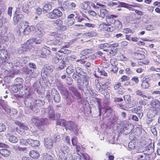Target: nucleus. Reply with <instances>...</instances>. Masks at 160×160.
Listing matches in <instances>:
<instances>
[{
    "label": "nucleus",
    "mask_w": 160,
    "mask_h": 160,
    "mask_svg": "<svg viewBox=\"0 0 160 160\" xmlns=\"http://www.w3.org/2000/svg\"><path fill=\"white\" fill-rule=\"evenodd\" d=\"M25 105L29 108L35 113H37L39 112V109L37 107H41L43 105V102L39 100H36L33 98L28 97L26 98L24 101Z\"/></svg>",
    "instance_id": "f257e3e1"
},
{
    "label": "nucleus",
    "mask_w": 160,
    "mask_h": 160,
    "mask_svg": "<svg viewBox=\"0 0 160 160\" xmlns=\"http://www.w3.org/2000/svg\"><path fill=\"white\" fill-rule=\"evenodd\" d=\"M47 120L46 118H40L38 117H34L32 118L31 121L36 125L39 129L43 131L46 128Z\"/></svg>",
    "instance_id": "f03ea898"
},
{
    "label": "nucleus",
    "mask_w": 160,
    "mask_h": 160,
    "mask_svg": "<svg viewBox=\"0 0 160 160\" xmlns=\"http://www.w3.org/2000/svg\"><path fill=\"white\" fill-rule=\"evenodd\" d=\"M50 35L52 36H54L55 38V40H51L52 43L56 45H60L62 44L63 42L62 40L65 37L63 35L55 32H51Z\"/></svg>",
    "instance_id": "7ed1b4c3"
},
{
    "label": "nucleus",
    "mask_w": 160,
    "mask_h": 160,
    "mask_svg": "<svg viewBox=\"0 0 160 160\" xmlns=\"http://www.w3.org/2000/svg\"><path fill=\"white\" fill-rule=\"evenodd\" d=\"M65 128L68 132H69V131L70 132L72 131L75 134L78 135V128L77 125L73 122L72 121L67 122Z\"/></svg>",
    "instance_id": "20e7f679"
},
{
    "label": "nucleus",
    "mask_w": 160,
    "mask_h": 160,
    "mask_svg": "<svg viewBox=\"0 0 160 160\" xmlns=\"http://www.w3.org/2000/svg\"><path fill=\"white\" fill-rule=\"evenodd\" d=\"M42 42V38H39L38 39L32 38L28 40L26 44L24 45L26 46L27 50L28 49L29 50L33 48V43H35V44H40Z\"/></svg>",
    "instance_id": "39448f33"
},
{
    "label": "nucleus",
    "mask_w": 160,
    "mask_h": 160,
    "mask_svg": "<svg viewBox=\"0 0 160 160\" xmlns=\"http://www.w3.org/2000/svg\"><path fill=\"white\" fill-rule=\"evenodd\" d=\"M21 26L23 30V34H28L30 32L32 31L35 29L33 26H29L26 22L23 21L21 23Z\"/></svg>",
    "instance_id": "423d86ee"
},
{
    "label": "nucleus",
    "mask_w": 160,
    "mask_h": 160,
    "mask_svg": "<svg viewBox=\"0 0 160 160\" xmlns=\"http://www.w3.org/2000/svg\"><path fill=\"white\" fill-rule=\"evenodd\" d=\"M42 112L43 114L44 113H47L48 117L50 119L53 120L55 119V113L52 106L49 107L46 110L42 109Z\"/></svg>",
    "instance_id": "0eeeda50"
},
{
    "label": "nucleus",
    "mask_w": 160,
    "mask_h": 160,
    "mask_svg": "<svg viewBox=\"0 0 160 160\" xmlns=\"http://www.w3.org/2000/svg\"><path fill=\"white\" fill-rule=\"evenodd\" d=\"M15 123L19 127V128H17L16 130L17 132L21 135L25 134V131H27L28 129V127L27 125L19 122H15Z\"/></svg>",
    "instance_id": "6e6552de"
},
{
    "label": "nucleus",
    "mask_w": 160,
    "mask_h": 160,
    "mask_svg": "<svg viewBox=\"0 0 160 160\" xmlns=\"http://www.w3.org/2000/svg\"><path fill=\"white\" fill-rule=\"evenodd\" d=\"M69 152V148L66 145H63L61 147L60 152L58 153V156L61 159Z\"/></svg>",
    "instance_id": "1a4fd4ad"
},
{
    "label": "nucleus",
    "mask_w": 160,
    "mask_h": 160,
    "mask_svg": "<svg viewBox=\"0 0 160 160\" xmlns=\"http://www.w3.org/2000/svg\"><path fill=\"white\" fill-rule=\"evenodd\" d=\"M23 81V79L21 78H17L14 81V84L19 87V89L20 90L22 89L23 91H26L27 92H28V90L26 89V87L23 86L22 85Z\"/></svg>",
    "instance_id": "9d476101"
},
{
    "label": "nucleus",
    "mask_w": 160,
    "mask_h": 160,
    "mask_svg": "<svg viewBox=\"0 0 160 160\" xmlns=\"http://www.w3.org/2000/svg\"><path fill=\"white\" fill-rule=\"evenodd\" d=\"M45 33L43 28L41 27L37 26V27L35 28V32L34 35L35 36L38 38L42 37Z\"/></svg>",
    "instance_id": "9b49d317"
},
{
    "label": "nucleus",
    "mask_w": 160,
    "mask_h": 160,
    "mask_svg": "<svg viewBox=\"0 0 160 160\" xmlns=\"http://www.w3.org/2000/svg\"><path fill=\"white\" fill-rule=\"evenodd\" d=\"M0 105L3 109L10 116H11L13 115V113H11V109L5 103L3 100H0Z\"/></svg>",
    "instance_id": "f8f14e48"
},
{
    "label": "nucleus",
    "mask_w": 160,
    "mask_h": 160,
    "mask_svg": "<svg viewBox=\"0 0 160 160\" xmlns=\"http://www.w3.org/2000/svg\"><path fill=\"white\" fill-rule=\"evenodd\" d=\"M62 6L64 8L68 10H74L76 7V5L73 2L64 1Z\"/></svg>",
    "instance_id": "ddd939ff"
},
{
    "label": "nucleus",
    "mask_w": 160,
    "mask_h": 160,
    "mask_svg": "<svg viewBox=\"0 0 160 160\" xmlns=\"http://www.w3.org/2000/svg\"><path fill=\"white\" fill-rule=\"evenodd\" d=\"M12 91L15 93L17 92L18 91H19L20 93H21V95H25V96H29L30 95V93L29 92H28L25 91H23L22 90V89H21L20 90L19 89V87L18 86H16L15 85L12 87Z\"/></svg>",
    "instance_id": "4468645a"
},
{
    "label": "nucleus",
    "mask_w": 160,
    "mask_h": 160,
    "mask_svg": "<svg viewBox=\"0 0 160 160\" xmlns=\"http://www.w3.org/2000/svg\"><path fill=\"white\" fill-rule=\"evenodd\" d=\"M52 95L54 101L56 102H59L61 100L60 97L58 92L55 89L52 90Z\"/></svg>",
    "instance_id": "2eb2a0df"
},
{
    "label": "nucleus",
    "mask_w": 160,
    "mask_h": 160,
    "mask_svg": "<svg viewBox=\"0 0 160 160\" xmlns=\"http://www.w3.org/2000/svg\"><path fill=\"white\" fill-rule=\"evenodd\" d=\"M53 142L50 138H45L44 139V145L45 147L49 150L52 149L53 147Z\"/></svg>",
    "instance_id": "dca6fc26"
},
{
    "label": "nucleus",
    "mask_w": 160,
    "mask_h": 160,
    "mask_svg": "<svg viewBox=\"0 0 160 160\" xmlns=\"http://www.w3.org/2000/svg\"><path fill=\"white\" fill-rule=\"evenodd\" d=\"M8 57V51L4 49L0 50V58L3 60L4 62H6V59Z\"/></svg>",
    "instance_id": "f3484780"
},
{
    "label": "nucleus",
    "mask_w": 160,
    "mask_h": 160,
    "mask_svg": "<svg viewBox=\"0 0 160 160\" xmlns=\"http://www.w3.org/2000/svg\"><path fill=\"white\" fill-rule=\"evenodd\" d=\"M74 17L75 15L73 14H71L68 16L67 23L68 26H71L74 24L75 21Z\"/></svg>",
    "instance_id": "a211bd4d"
},
{
    "label": "nucleus",
    "mask_w": 160,
    "mask_h": 160,
    "mask_svg": "<svg viewBox=\"0 0 160 160\" xmlns=\"http://www.w3.org/2000/svg\"><path fill=\"white\" fill-rule=\"evenodd\" d=\"M118 16L116 15H110L106 16V19L108 23H114L116 21L114 18H116Z\"/></svg>",
    "instance_id": "6ab92c4d"
},
{
    "label": "nucleus",
    "mask_w": 160,
    "mask_h": 160,
    "mask_svg": "<svg viewBox=\"0 0 160 160\" xmlns=\"http://www.w3.org/2000/svg\"><path fill=\"white\" fill-rule=\"evenodd\" d=\"M27 142L32 147H37L40 145V142L38 140H33L29 138L27 140Z\"/></svg>",
    "instance_id": "aec40b11"
},
{
    "label": "nucleus",
    "mask_w": 160,
    "mask_h": 160,
    "mask_svg": "<svg viewBox=\"0 0 160 160\" xmlns=\"http://www.w3.org/2000/svg\"><path fill=\"white\" fill-rule=\"evenodd\" d=\"M26 74L28 75V77L30 78H35L38 76L37 73L34 69H30L28 70L26 72Z\"/></svg>",
    "instance_id": "412c9836"
},
{
    "label": "nucleus",
    "mask_w": 160,
    "mask_h": 160,
    "mask_svg": "<svg viewBox=\"0 0 160 160\" xmlns=\"http://www.w3.org/2000/svg\"><path fill=\"white\" fill-rule=\"evenodd\" d=\"M90 6L88 5V2L85 1L82 3L81 6L82 10L85 12H88L89 10Z\"/></svg>",
    "instance_id": "4be33fe9"
},
{
    "label": "nucleus",
    "mask_w": 160,
    "mask_h": 160,
    "mask_svg": "<svg viewBox=\"0 0 160 160\" xmlns=\"http://www.w3.org/2000/svg\"><path fill=\"white\" fill-rule=\"evenodd\" d=\"M100 26H103L104 30L108 32H112L115 30V28L113 26L107 25L104 24H101Z\"/></svg>",
    "instance_id": "5701e85b"
},
{
    "label": "nucleus",
    "mask_w": 160,
    "mask_h": 160,
    "mask_svg": "<svg viewBox=\"0 0 160 160\" xmlns=\"http://www.w3.org/2000/svg\"><path fill=\"white\" fill-rule=\"evenodd\" d=\"M111 47V51L112 53V56H114L117 52L118 48L117 47L118 46L119 43H114L112 44Z\"/></svg>",
    "instance_id": "b1692460"
},
{
    "label": "nucleus",
    "mask_w": 160,
    "mask_h": 160,
    "mask_svg": "<svg viewBox=\"0 0 160 160\" xmlns=\"http://www.w3.org/2000/svg\"><path fill=\"white\" fill-rule=\"evenodd\" d=\"M11 152L7 149H2L0 150V154L4 157H8L10 154Z\"/></svg>",
    "instance_id": "393cba45"
},
{
    "label": "nucleus",
    "mask_w": 160,
    "mask_h": 160,
    "mask_svg": "<svg viewBox=\"0 0 160 160\" xmlns=\"http://www.w3.org/2000/svg\"><path fill=\"white\" fill-rule=\"evenodd\" d=\"M151 105L154 108H160V102L158 99H153L151 102Z\"/></svg>",
    "instance_id": "a878e982"
},
{
    "label": "nucleus",
    "mask_w": 160,
    "mask_h": 160,
    "mask_svg": "<svg viewBox=\"0 0 160 160\" xmlns=\"http://www.w3.org/2000/svg\"><path fill=\"white\" fill-rule=\"evenodd\" d=\"M70 91L73 94L77 97L78 98H81V95L78 92L77 89L71 87L69 88Z\"/></svg>",
    "instance_id": "bb28decb"
},
{
    "label": "nucleus",
    "mask_w": 160,
    "mask_h": 160,
    "mask_svg": "<svg viewBox=\"0 0 160 160\" xmlns=\"http://www.w3.org/2000/svg\"><path fill=\"white\" fill-rule=\"evenodd\" d=\"M3 70H4L3 73H4V74L6 75V76L12 77L13 75L16 74L18 73L17 72H14L12 71H9V70L5 69ZM0 74H3V72H2V73H0Z\"/></svg>",
    "instance_id": "cd10ccee"
},
{
    "label": "nucleus",
    "mask_w": 160,
    "mask_h": 160,
    "mask_svg": "<svg viewBox=\"0 0 160 160\" xmlns=\"http://www.w3.org/2000/svg\"><path fill=\"white\" fill-rule=\"evenodd\" d=\"M29 155L32 158L36 159L38 158L40 155L38 152L34 150L31 151L29 153Z\"/></svg>",
    "instance_id": "c85d7f7f"
},
{
    "label": "nucleus",
    "mask_w": 160,
    "mask_h": 160,
    "mask_svg": "<svg viewBox=\"0 0 160 160\" xmlns=\"http://www.w3.org/2000/svg\"><path fill=\"white\" fill-rule=\"evenodd\" d=\"M89 79V78L88 76L84 75V76H83L82 82L84 86L87 88L88 86Z\"/></svg>",
    "instance_id": "c756f323"
},
{
    "label": "nucleus",
    "mask_w": 160,
    "mask_h": 160,
    "mask_svg": "<svg viewBox=\"0 0 160 160\" xmlns=\"http://www.w3.org/2000/svg\"><path fill=\"white\" fill-rule=\"evenodd\" d=\"M62 59V57L60 55H58V53L56 54L55 56H54L52 58V61L54 62L55 63H58L59 60H61Z\"/></svg>",
    "instance_id": "7c9ffc66"
},
{
    "label": "nucleus",
    "mask_w": 160,
    "mask_h": 160,
    "mask_svg": "<svg viewBox=\"0 0 160 160\" xmlns=\"http://www.w3.org/2000/svg\"><path fill=\"white\" fill-rule=\"evenodd\" d=\"M158 113L157 110L156 109H154L153 108V110H150L148 114L149 117L150 118H152L153 117H155Z\"/></svg>",
    "instance_id": "2f4dec72"
},
{
    "label": "nucleus",
    "mask_w": 160,
    "mask_h": 160,
    "mask_svg": "<svg viewBox=\"0 0 160 160\" xmlns=\"http://www.w3.org/2000/svg\"><path fill=\"white\" fill-rule=\"evenodd\" d=\"M114 23V27L115 28V30L119 29L122 28V23L119 20H116Z\"/></svg>",
    "instance_id": "473e14b6"
},
{
    "label": "nucleus",
    "mask_w": 160,
    "mask_h": 160,
    "mask_svg": "<svg viewBox=\"0 0 160 160\" xmlns=\"http://www.w3.org/2000/svg\"><path fill=\"white\" fill-rule=\"evenodd\" d=\"M53 157L50 154L44 153L43 155V160H53Z\"/></svg>",
    "instance_id": "72a5a7b5"
},
{
    "label": "nucleus",
    "mask_w": 160,
    "mask_h": 160,
    "mask_svg": "<svg viewBox=\"0 0 160 160\" xmlns=\"http://www.w3.org/2000/svg\"><path fill=\"white\" fill-rule=\"evenodd\" d=\"M75 71L77 74L80 75L84 76L85 74L84 72L83 71L82 68L79 67L76 68H75Z\"/></svg>",
    "instance_id": "f704fd0d"
},
{
    "label": "nucleus",
    "mask_w": 160,
    "mask_h": 160,
    "mask_svg": "<svg viewBox=\"0 0 160 160\" xmlns=\"http://www.w3.org/2000/svg\"><path fill=\"white\" fill-rule=\"evenodd\" d=\"M137 146V143L133 140L131 141L128 144L129 148L132 149H135Z\"/></svg>",
    "instance_id": "c9c22d12"
},
{
    "label": "nucleus",
    "mask_w": 160,
    "mask_h": 160,
    "mask_svg": "<svg viewBox=\"0 0 160 160\" xmlns=\"http://www.w3.org/2000/svg\"><path fill=\"white\" fill-rule=\"evenodd\" d=\"M100 14L99 15V16L102 18H103L108 14V11L106 9L102 8L100 10Z\"/></svg>",
    "instance_id": "e433bc0d"
},
{
    "label": "nucleus",
    "mask_w": 160,
    "mask_h": 160,
    "mask_svg": "<svg viewBox=\"0 0 160 160\" xmlns=\"http://www.w3.org/2000/svg\"><path fill=\"white\" fill-rule=\"evenodd\" d=\"M27 51L26 46L23 45L21 47L18 48V53L20 54L22 53Z\"/></svg>",
    "instance_id": "4c0bfd02"
},
{
    "label": "nucleus",
    "mask_w": 160,
    "mask_h": 160,
    "mask_svg": "<svg viewBox=\"0 0 160 160\" xmlns=\"http://www.w3.org/2000/svg\"><path fill=\"white\" fill-rule=\"evenodd\" d=\"M23 17V16L22 14H18L14 16L13 18L14 24H16L17 23L19 20V19L22 18Z\"/></svg>",
    "instance_id": "58836bf2"
},
{
    "label": "nucleus",
    "mask_w": 160,
    "mask_h": 160,
    "mask_svg": "<svg viewBox=\"0 0 160 160\" xmlns=\"http://www.w3.org/2000/svg\"><path fill=\"white\" fill-rule=\"evenodd\" d=\"M44 11L45 12H47L52 9V6L49 4H46L43 8Z\"/></svg>",
    "instance_id": "ea45409f"
},
{
    "label": "nucleus",
    "mask_w": 160,
    "mask_h": 160,
    "mask_svg": "<svg viewBox=\"0 0 160 160\" xmlns=\"http://www.w3.org/2000/svg\"><path fill=\"white\" fill-rule=\"evenodd\" d=\"M144 150V151H147V152L145 153L146 154L149 155L153 152L154 149L152 147L148 146Z\"/></svg>",
    "instance_id": "a19ab883"
},
{
    "label": "nucleus",
    "mask_w": 160,
    "mask_h": 160,
    "mask_svg": "<svg viewBox=\"0 0 160 160\" xmlns=\"http://www.w3.org/2000/svg\"><path fill=\"white\" fill-rule=\"evenodd\" d=\"M8 139L9 141L12 143H16L18 141L17 137L14 135L10 136Z\"/></svg>",
    "instance_id": "79ce46f5"
},
{
    "label": "nucleus",
    "mask_w": 160,
    "mask_h": 160,
    "mask_svg": "<svg viewBox=\"0 0 160 160\" xmlns=\"http://www.w3.org/2000/svg\"><path fill=\"white\" fill-rule=\"evenodd\" d=\"M62 23V21L59 19H58L54 21L52 23V25L54 26H58L60 27Z\"/></svg>",
    "instance_id": "37998d69"
},
{
    "label": "nucleus",
    "mask_w": 160,
    "mask_h": 160,
    "mask_svg": "<svg viewBox=\"0 0 160 160\" xmlns=\"http://www.w3.org/2000/svg\"><path fill=\"white\" fill-rule=\"evenodd\" d=\"M8 40L7 37L6 35H4L3 34H0V42L3 43L6 41ZM0 45L1 44H0Z\"/></svg>",
    "instance_id": "c03bdc74"
},
{
    "label": "nucleus",
    "mask_w": 160,
    "mask_h": 160,
    "mask_svg": "<svg viewBox=\"0 0 160 160\" xmlns=\"http://www.w3.org/2000/svg\"><path fill=\"white\" fill-rule=\"evenodd\" d=\"M54 14L56 16L57 18L59 17H61L62 15V12L58 9H55L53 10Z\"/></svg>",
    "instance_id": "a18cd8bd"
},
{
    "label": "nucleus",
    "mask_w": 160,
    "mask_h": 160,
    "mask_svg": "<svg viewBox=\"0 0 160 160\" xmlns=\"http://www.w3.org/2000/svg\"><path fill=\"white\" fill-rule=\"evenodd\" d=\"M57 123L58 125L61 126H64L65 127L66 122L65 120L63 119H60L57 121Z\"/></svg>",
    "instance_id": "49530a36"
},
{
    "label": "nucleus",
    "mask_w": 160,
    "mask_h": 160,
    "mask_svg": "<svg viewBox=\"0 0 160 160\" xmlns=\"http://www.w3.org/2000/svg\"><path fill=\"white\" fill-rule=\"evenodd\" d=\"M66 72L68 74H71L73 71V67L72 65H70L66 69Z\"/></svg>",
    "instance_id": "de8ad7c7"
},
{
    "label": "nucleus",
    "mask_w": 160,
    "mask_h": 160,
    "mask_svg": "<svg viewBox=\"0 0 160 160\" xmlns=\"http://www.w3.org/2000/svg\"><path fill=\"white\" fill-rule=\"evenodd\" d=\"M149 84L146 79L143 80L141 84V87L143 88H148Z\"/></svg>",
    "instance_id": "09e8293b"
},
{
    "label": "nucleus",
    "mask_w": 160,
    "mask_h": 160,
    "mask_svg": "<svg viewBox=\"0 0 160 160\" xmlns=\"http://www.w3.org/2000/svg\"><path fill=\"white\" fill-rule=\"evenodd\" d=\"M23 2H21V3H19L18 5V8L19 9H22L23 11L25 12H27L28 10V8L27 7L26 8V9L23 6Z\"/></svg>",
    "instance_id": "8fccbe9b"
},
{
    "label": "nucleus",
    "mask_w": 160,
    "mask_h": 160,
    "mask_svg": "<svg viewBox=\"0 0 160 160\" xmlns=\"http://www.w3.org/2000/svg\"><path fill=\"white\" fill-rule=\"evenodd\" d=\"M135 56L136 58L140 60L142 59L145 58V56L143 54L138 52H135Z\"/></svg>",
    "instance_id": "3c124183"
},
{
    "label": "nucleus",
    "mask_w": 160,
    "mask_h": 160,
    "mask_svg": "<svg viewBox=\"0 0 160 160\" xmlns=\"http://www.w3.org/2000/svg\"><path fill=\"white\" fill-rule=\"evenodd\" d=\"M84 34L86 36L94 37L97 35V33L95 32L91 31L85 33Z\"/></svg>",
    "instance_id": "603ef678"
},
{
    "label": "nucleus",
    "mask_w": 160,
    "mask_h": 160,
    "mask_svg": "<svg viewBox=\"0 0 160 160\" xmlns=\"http://www.w3.org/2000/svg\"><path fill=\"white\" fill-rule=\"evenodd\" d=\"M124 99L126 103H130L131 101V98L130 95H125L124 97Z\"/></svg>",
    "instance_id": "864d4df0"
},
{
    "label": "nucleus",
    "mask_w": 160,
    "mask_h": 160,
    "mask_svg": "<svg viewBox=\"0 0 160 160\" xmlns=\"http://www.w3.org/2000/svg\"><path fill=\"white\" fill-rule=\"evenodd\" d=\"M47 16L51 19H56L57 18L56 16L54 13L53 10L52 12L48 13L47 14Z\"/></svg>",
    "instance_id": "5fc2aeb1"
},
{
    "label": "nucleus",
    "mask_w": 160,
    "mask_h": 160,
    "mask_svg": "<svg viewBox=\"0 0 160 160\" xmlns=\"http://www.w3.org/2000/svg\"><path fill=\"white\" fill-rule=\"evenodd\" d=\"M64 160H73L72 156V154L69 153L64 156Z\"/></svg>",
    "instance_id": "6e6d98bb"
},
{
    "label": "nucleus",
    "mask_w": 160,
    "mask_h": 160,
    "mask_svg": "<svg viewBox=\"0 0 160 160\" xmlns=\"http://www.w3.org/2000/svg\"><path fill=\"white\" fill-rule=\"evenodd\" d=\"M42 50L43 51V53H44L46 55V57H47V55H49L50 54L51 52L50 50L46 48H42Z\"/></svg>",
    "instance_id": "4d7b16f0"
},
{
    "label": "nucleus",
    "mask_w": 160,
    "mask_h": 160,
    "mask_svg": "<svg viewBox=\"0 0 160 160\" xmlns=\"http://www.w3.org/2000/svg\"><path fill=\"white\" fill-rule=\"evenodd\" d=\"M58 52L63 53L64 54H68L71 53V51L67 49L61 48V49L58 51Z\"/></svg>",
    "instance_id": "13d9d810"
},
{
    "label": "nucleus",
    "mask_w": 160,
    "mask_h": 160,
    "mask_svg": "<svg viewBox=\"0 0 160 160\" xmlns=\"http://www.w3.org/2000/svg\"><path fill=\"white\" fill-rule=\"evenodd\" d=\"M102 89H106L110 87V84L109 82H106L103 84H102Z\"/></svg>",
    "instance_id": "bf43d9fd"
},
{
    "label": "nucleus",
    "mask_w": 160,
    "mask_h": 160,
    "mask_svg": "<svg viewBox=\"0 0 160 160\" xmlns=\"http://www.w3.org/2000/svg\"><path fill=\"white\" fill-rule=\"evenodd\" d=\"M21 32L23 33V30L22 27L21 26V25L20 24V27L16 31V35L17 36H19Z\"/></svg>",
    "instance_id": "052dcab7"
},
{
    "label": "nucleus",
    "mask_w": 160,
    "mask_h": 160,
    "mask_svg": "<svg viewBox=\"0 0 160 160\" xmlns=\"http://www.w3.org/2000/svg\"><path fill=\"white\" fill-rule=\"evenodd\" d=\"M91 52V51L90 49H86L81 52L80 54L82 55V57H84L86 54L89 53Z\"/></svg>",
    "instance_id": "680f3d73"
},
{
    "label": "nucleus",
    "mask_w": 160,
    "mask_h": 160,
    "mask_svg": "<svg viewBox=\"0 0 160 160\" xmlns=\"http://www.w3.org/2000/svg\"><path fill=\"white\" fill-rule=\"evenodd\" d=\"M5 62L4 66L5 67H6V68H7L9 70V68H12V64L10 62Z\"/></svg>",
    "instance_id": "e2e57ef3"
},
{
    "label": "nucleus",
    "mask_w": 160,
    "mask_h": 160,
    "mask_svg": "<svg viewBox=\"0 0 160 160\" xmlns=\"http://www.w3.org/2000/svg\"><path fill=\"white\" fill-rule=\"evenodd\" d=\"M35 0H28V5L31 7H34L35 5Z\"/></svg>",
    "instance_id": "0e129e2a"
},
{
    "label": "nucleus",
    "mask_w": 160,
    "mask_h": 160,
    "mask_svg": "<svg viewBox=\"0 0 160 160\" xmlns=\"http://www.w3.org/2000/svg\"><path fill=\"white\" fill-rule=\"evenodd\" d=\"M75 26L76 27H75V28L78 30L84 29L86 28L85 25L81 24H75Z\"/></svg>",
    "instance_id": "69168bd1"
},
{
    "label": "nucleus",
    "mask_w": 160,
    "mask_h": 160,
    "mask_svg": "<svg viewBox=\"0 0 160 160\" xmlns=\"http://www.w3.org/2000/svg\"><path fill=\"white\" fill-rule=\"evenodd\" d=\"M6 129L5 125L2 122H0V132L4 131Z\"/></svg>",
    "instance_id": "338daca9"
},
{
    "label": "nucleus",
    "mask_w": 160,
    "mask_h": 160,
    "mask_svg": "<svg viewBox=\"0 0 160 160\" xmlns=\"http://www.w3.org/2000/svg\"><path fill=\"white\" fill-rule=\"evenodd\" d=\"M82 158L85 160H91L89 156L87 153H82Z\"/></svg>",
    "instance_id": "774afa93"
}]
</instances>
